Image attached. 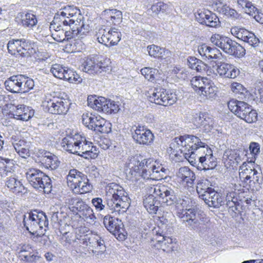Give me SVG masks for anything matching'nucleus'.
<instances>
[{"label": "nucleus", "mask_w": 263, "mask_h": 263, "mask_svg": "<svg viewBox=\"0 0 263 263\" xmlns=\"http://www.w3.org/2000/svg\"><path fill=\"white\" fill-rule=\"evenodd\" d=\"M208 146L201 140L194 135H185L175 137L171 142L170 148L171 154L176 157L182 156L191 163L195 160V151Z\"/></svg>", "instance_id": "obj_1"}, {"label": "nucleus", "mask_w": 263, "mask_h": 263, "mask_svg": "<svg viewBox=\"0 0 263 263\" xmlns=\"http://www.w3.org/2000/svg\"><path fill=\"white\" fill-rule=\"evenodd\" d=\"M130 163L134 165L132 167L134 171L144 179L160 180L167 174V170L152 158L142 159L140 156H137L133 158Z\"/></svg>", "instance_id": "obj_2"}, {"label": "nucleus", "mask_w": 263, "mask_h": 263, "mask_svg": "<svg viewBox=\"0 0 263 263\" xmlns=\"http://www.w3.org/2000/svg\"><path fill=\"white\" fill-rule=\"evenodd\" d=\"M107 198L106 206L113 212L124 213L130 206V200L128 194L119 184L112 182L106 187Z\"/></svg>", "instance_id": "obj_3"}, {"label": "nucleus", "mask_w": 263, "mask_h": 263, "mask_svg": "<svg viewBox=\"0 0 263 263\" xmlns=\"http://www.w3.org/2000/svg\"><path fill=\"white\" fill-rule=\"evenodd\" d=\"M211 41L214 45L229 55L239 58L245 55V48L229 37L219 34H214L212 35Z\"/></svg>", "instance_id": "obj_4"}, {"label": "nucleus", "mask_w": 263, "mask_h": 263, "mask_svg": "<svg viewBox=\"0 0 263 263\" xmlns=\"http://www.w3.org/2000/svg\"><path fill=\"white\" fill-rule=\"evenodd\" d=\"M109 60H105L98 55L88 57L83 64V71L90 74H98L110 70Z\"/></svg>", "instance_id": "obj_5"}, {"label": "nucleus", "mask_w": 263, "mask_h": 263, "mask_svg": "<svg viewBox=\"0 0 263 263\" xmlns=\"http://www.w3.org/2000/svg\"><path fill=\"white\" fill-rule=\"evenodd\" d=\"M253 163L248 161L243 162L239 167V175L240 178L243 180L246 186L248 185L251 189L256 183H261V173L258 172L254 167Z\"/></svg>", "instance_id": "obj_6"}, {"label": "nucleus", "mask_w": 263, "mask_h": 263, "mask_svg": "<svg viewBox=\"0 0 263 263\" xmlns=\"http://www.w3.org/2000/svg\"><path fill=\"white\" fill-rule=\"evenodd\" d=\"M176 101L175 93L160 87L155 88L149 96V101L165 106L173 105Z\"/></svg>", "instance_id": "obj_7"}, {"label": "nucleus", "mask_w": 263, "mask_h": 263, "mask_svg": "<svg viewBox=\"0 0 263 263\" xmlns=\"http://www.w3.org/2000/svg\"><path fill=\"white\" fill-rule=\"evenodd\" d=\"M149 191L159 198L160 205H173L176 195L171 187L162 184H157L151 186Z\"/></svg>", "instance_id": "obj_8"}, {"label": "nucleus", "mask_w": 263, "mask_h": 263, "mask_svg": "<svg viewBox=\"0 0 263 263\" xmlns=\"http://www.w3.org/2000/svg\"><path fill=\"white\" fill-rule=\"evenodd\" d=\"M46 100L49 112L55 115H65L67 112L70 105L68 100L55 96H50Z\"/></svg>", "instance_id": "obj_9"}, {"label": "nucleus", "mask_w": 263, "mask_h": 263, "mask_svg": "<svg viewBox=\"0 0 263 263\" xmlns=\"http://www.w3.org/2000/svg\"><path fill=\"white\" fill-rule=\"evenodd\" d=\"M103 224L106 229L118 239L120 240L125 239V235L123 234L124 225L121 220L107 215L103 218Z\"/></svg>", "instance_id": "obj_10"}, {"label": "nucleus", "mask_w": 263, "mask_h": 263, "mask_svg": "<svg viewBox=\"0 0 263 263\" xmlns=\"http://www.w3.org/2000/svg\"><path fill=\"white\" fill-rule=\"evenodd\" d=\"M196 20L200 24L209 27H217L220 25L216 14L208 9H199L195 13Z\"/></svg>", "instance_id": "obj_11"}, {"label": "nucleus", "mask_w": 263, "mask_h": 263, "mask_svg": "<svg viewBox=\"0 0 263 263\" xmlns=\"http://www.w3.org/2000/svg\"><path fill=\"white\" fill-rule=\"evenodd\" d=\"M134 132L132 137L134 141L139 144L150 145L154 140V135L152 132L144 126L138 125L132 127Z\"/></svg>", "instance_id": "obj_12"}, {"label": "nucleus", "mask_w": 263, "mask_h": 263, "mask_svg": "<svg viewBox=\"0 0 263 263\" xmlns=\"http://www.w3.org/2000/svg\"><path fill=\"white\" fill-rule=\"evenodd\" d=\"M27 213L23 215V224L26 230L32 235H35L36 237H44V234H39L37 232L39 220V212Z\"/></svg>", "instance_id": "obj_13"}, {"label": "nucleus", "mask_w": 263, "mask_h": 263, "mask_svg": "<svg viewBox=\"0 0 263 263\" xmlns=\"http://www.w3.org/2000/svg\"><path fill=\"white\" fill-rule=\"evenodd\" d=\"M70 11H61L56 13L53 17V20L50 24V28L54 29L55 31L60 30L62 25L69 26L70 28L75 23L76 25H79L80 21L74 20V19H69L67 15H70Z\"/></svg>", "instance_id": "obj_14"}, {"label": "nucleus", "mask_w": 263, "mask_h": 263, "mask_svg": "<svg viewBox=\"0 0 263 263\" xmlns=\"http://www.w3.org/2000/svg\"><path fill=\"white\" fill-rule=\"evenodd\" d=\"M177 215L185 223L186 226L194 230H198L200 223L197 217L196 211L194 209H182L178 212Z\"/></svg>", "instance_id": "obj_15"}, {"label": "nucleus", "mask_w": 263, "mask_h": 263, "mask_svg": "<svg viewBox=\"0 0 263 263\" xmlns=\"http://www.w3.org/2000/svg\"><path fill=\"white\" fill-rule=\"evenodd\" d=\"M101 18L107 26L117 25L122 21V13L116 9H105L101 13Z\"/></svg>", "instance_id": "obj_16"}, {"label": "nucleus", "mask_w": 263, "mask_h": 263, "mask_svg": "<svg viewBox=\"0 0 263 263\" xmlns=\"http://www.w3.org/2000/svg\"><path fill=\"white\" fill-rule=\"evenodd\" d=\"M156 243L154 246L158 250H162L167 253L172 252L173 248L172 239L165 235V233L160 230L156 231L155 238Z\"/></svg>", "instance_id": "obj_17"}, {"label": "nucleus", "mask_w": 263, "mask_h": 263, "mask_svg": "<svg viewBox=\"0 0 263 263\" xmlns=\"http://www.w3.org/2000/svg\"><path fill=\"white\" fill-rule=\"evenodd\" d=\"M237 4L250 15L252 16L258 23L263 24V13L248 0H237Z\"/></svg>", "instance_id": "obj_18"}, {"label": "nucleus", "mask_w": 263, "mask_h": 263, "mask_svg": "<svg viewBox=\"0 0 263 263\" xmlns=\"http://www.w3.org/2000/svg\"><path fill=\"white\" fill-rule=\"evenodd\" d=\"M198 52L203 60L213 61L219 58L221 54L220 51L216 48H212L205 44L198 46Z\"/></svg>", "instance_id": "obj_19"}, {"label": "nucleus", "mask_w": 263, "mask_h": 263, "mask_svg": "<svg viewBox=\"0 0 263 263\" xmlns=\"http://www.w3.org/2000/svg\"><path fill=\"white\" fill-rule=\"evenodd\" d=\"M217 71L220 76L230 79H235L240 73L238 68L231 64L227 63H220L217 67Z\"/></svg>", "instance_id": "obj_20"}, {"label": "nucleus", "mask_w": 263, "mask_h": 263, "mask_svg": "<svg viewBox=\"0 0 263 263\" xmlns=\"http://www.w3.org/2000/svg\"><path fill=\"white\" fill-rule=\"evenodd\" d=\"M228 106L231 111L240 118L243 117L246 111L249 110L250 105L244 101L232 99L228 102Z\"/></svg>", "instance_id": "obj_21"}, {"label": "nucleus", "mask_w": 263, "mask_h": 263, "mask_svg": "<svg viewBox=\"0 0 263 263\" xmlns=\"http://www.w3.org/2000/svg\"><path fill=\"white\" fill-rule=\"evenodd\" d=\"M80 135H75L72 137H66L64 138L61 142V146L63 149L70 153L77 154L80 148L79 144L81 141L79 140Z\"/></svg>", "instance_id": "obj_22"}, {"label": "nucleus", "mask_w": 263, "mask_h": 263, "mask_svg": "<svg viewBox=\"0 0 263 263\" xmlns=\"http://www.w3.org/2000/svg\"><path fill=\"white\" fill-rule=\"evenodd\" d=\"M235 192H230L226 195L224 201V204L231 215L236 214L237 212H240L241 210V205L238 201Z\"/></svg>", "instance_id": "obj_23"}, {"label": "nucleus", "mask_w": 263, "mask_h": 263, "mask_svg": "<svg viewBox=\"0 0 263 263\" xmlns=\"http://www.w3.org/2000/svg\"><path fill=\"white\" fill-rule=\"evenodd\" d=\"M5 184L10 191L15 194H24L27 192L26 187L15 175L7 177Z\"/></svg>", "instance_id": "obj_24"}, {"label": "nucleus", "mask_w": 263, "mask_h": 263, "mask_svg": "<svg viewBox=\"0 0 263 263\" xmlns=\"http://www.w3.org/2000/svg\"><path fill=\"white\" fill-rule=\"evenodd\" d=\"M177 176L188 187L193 186L196 179V175L194 172L188 167H180L179 169Z\"/></svg>", "instance_id": "obj_25"}, {"label": "nucleus", "mask_w": 263, "mask_h": 263, "mask_svg": "<svg viewBox=\"0 0 263 263\" xmlns=\"http://www.w3.org/2000/svg\"><path fill=\"white\" fill-rule=\"evenodd\" d=\"M209 206L218 208L224 205L221 194L215 191L214 189L212 192L206 193V195L202 199Z\"/></svg>", "instance_id": "obj_26"}, {"label": "nucleus", "mask_w": 263, "mask_h": 263, "mask_svg": "<svg viewBox=\"0 0 263 263\" xmlns=\"http://www.w3.org/2000/svg\"><path fill=\"white\" fill-rule=\"evenodd\" d=\"M199 163L202 166L203 170L214 169L217 165V159L212 154L211 148L206 147V154L204 156L198 157Z\"/></svg>", "instance_id": "obj_27"}, {"label": "nucleus", "mask_w": 263, "mask_h": 263, "mask_svg": "<svg viewBox=\"0 0 263 263\" xmlns=\"http://www.w3.org/2000/svg\"><path fill=\"white\" fill-rule=\"evenodd\" d=\"M22 81H24L23 74L12 76L5 82V87L11 92L19 93Z\"/></svg>", "instance_id": "obj_28"}, {"label": "nucleus", "mask_w": 263, "mask_h": 263, "mask_svg": "<svg viewBox=\"0 0 263 263\" xmlns=\"http://www.w3.org/2000/svg\"><path fill=\"white\" fill-rule=\"evenodd\" d=\"M79 140L81 141V144H79L80 148L78 149V155L85 159L94 158L95 154L90 152V149H92V142L87 141L85 137L80 135Z\"/></svg>", "instance_id": "obj_29"}, {"label": "nucleus", "mask_w": 263, "mask_h": 263, "mask_svg": "<svg viewBox=\"0 0 263 263\" xmlns=\"http://www.w3.org/2000/svg\"><path fill=\"white\" fill-rule=\"evenodd\" d=\"M44 176V173L36 168H31L26 173V177L30 185L34 189H37L42 177Z\"/></svg>", "instance_id": "obj_30"}, {"label": "nucleus", "mask_w": 263, "mask_h": 263, "mask_svg": "<svg viewBox=\"0 0 263 263\" xmlns=\"http://www.w3.org/2000/svg\"><path fill=\"white\" fill-rule=\"evenodd\" d=\"M42 161L43 163L45 164V166L51 170H56L60 164V161L58 157L47 151L43 153Z\"/></svg>", "instance_id": "obj_31"}, {"label": "nucleus", "mask_w": 263, "mask_h": 263, "mask_svg": "<svg viewBox=\"0 0 263 263\" xmlns=\"http://www.w3.org/2000/svg\"><path fill=\"white\" fill-rule=\"evenodd\" d=\"M108 100L103 97L90 96L88 97L87 104L91 108L100 112H103Z\"/></svg>", "instance_id": "obj_32"}, {"label": "nucleus", "mask_w": 263, "mask_h": 263, "mask_svg": "<svg viewBox=\"0 0 263 263\" xmlns=\"http://www.w3.org/2000/svg\"><path fill=\"white\" fill-rule=\"evenodd\" d=\"M15 167L13 159L0 157V174L2 177L11 175L14 172Z\"/></svg>", "instance_id": "obj_33"}, {"label": "nucleus", "mask_w": 263, "mask_h": 263, "mask_svg": "<svg viewBox=\"0 0 263 263\" xmlns=\"http://www.w3.org/2000/svg\"><path fill=\"white\" fill-rule=\"evenodd\" d=\"M157 196L151 194L143 200V205L146 210L151 214L156 213L160 205L159 200L156 199Z\"/></svg>", "instance_id": "obj_34"}, {"label": "nucleus", "mask_w": 263, "mask_h": 263, "mask_svg": "<svg viewBox=\"0 0 263 263\" xmlns=\"http://www.w3.org/2000/svg\"><path fill=\"white\" fill-rule=\"evenodd\" d=\"M216 10L219 13L223 16L231 18L232 19H236L238 17V14L237 11L231 8L229 5L223 3L222 2H219L216 4Z\"/></svg>", "instance_id": "obj_35"}, {"label": "nucleus", "mask_w": 263, "mask_h": 263, "mask_svg": "<svg viewBox=\"0 0 263 263\" xmlns=\"http://www.w3.org/2000/svg\"><path fill=\"white\" fill-rule=\"evenodd\" d=\"M217 88L214 85L211 81L208 84L204 86L198 95L200 98L203 101L208 99H213L216 97Z\"/></svg>", "instance_id": "obj_36"}, {"label": "nucleus", "mask_w": 263, "mask_h": 263, "mask_svg": "<svg viewBox=\"0 0 263 263\" xmlns=\"http://www.w3.org/2000/svg\"><path fill=\"white\" fill-rule=\"evenodd\" d=\"M147 50L151 57L161 59H165L170 54L168 50L154 44L148 46Z\"/></svg>", "instance_id": "obj_37"}, {"label": "nucleus", "mask_w": 263, "mask_h": 263, "mask_svg": "<svg viewBox=\"0 0 263 263\" xmlns=\"http://www.w3.org/2000/svg\"><path fill=\"white\" fill-rule=\"evenodd\" d=\"M76 215H78L80 218L83 219L90 224L94 223L96 219L92 209L87 204L82 207Z\"/></svg>", "instance_id": "obj_38"}, {"label": "nucleus", "mask_w": 263, "mask_h": 263, "mask_svg": "<svg viewBox=\"0 0 263 263\" xmlns=\"http://www.w3.org/2000/svg\"><path fill=\"white\" fill-rule=\"evenodd\" d=\"M92 130L101 134H108L111 132V124L100 116L97 117Z\"/></svg>", "instance_id": "obj_39"}, {"label": "nucleus", "mask_w": 263, "mask_h": 263, "mask_svg": "<svg viewBox=\"0 0 263 263\" xmlns=\"http://www.w3.org/2000/svg\"><path fill=\"white\" fill-rule=\"evenodd\" d=\"M83 180H80L78 185H76L72 189L75 194H84L89 192L92 189V186L89 183V180L86 175H81Z\"/></svg>", "instance_id": "obj_40"}, {"label": "nucleus", "mask_w": 263, "mask_h": 263, "mask_svg": "<svg viewBox=\"0 0 263 263\" xmlns=\"http://www.w3.org/2000/svg\"><path fill=\"white\" fill-rule=\"evenodd\" d=\"M211 186V183L208 179H200L198 181L196 191L202 199L206 195V193H209L214 190Z\"/></svg>", "instance_id": "obj_41"}, {"label": "nucleus", "mask_w": 263, "mask_h": 263, "mask_svg": "<svg viewBox=\"0 0 263 263\" xmlns=\"http://www.w3.org/2000/svg\"><path fill=\"white\" fill-rule=\"evenodd\" d=\"M81 175H85L75 169L70 170L67 176V182L68 186L71 190L73 189L74 186L78 185V183L80 180H83Z\"/></svg>", "instance_id": "obj_42"}, {"label": "nucleus", "mask_w": 263, "mask_h": 263, "mask_svg": "<svg viewBox=\"0 0 263 263\" xmlns=\"http://www.w3.org/2000/svg\"><path fill=\"white\" fill-rule=\"evenodd\" d=\"M7 48L9 53L16 57H21L22 52V39L10 40L7 44Z\"/></svg>", "instance_id": "obj_43"}, {"label": "nucleus", "mask_w": 263, "mask_h": 263, "mask_svg": "<svg viewBox=\"0 0 263 263\" xmlns=\"http://www.w3.org/2000/svg\"><path fill=\"white\" fill-rule=\"evenodd\" d=\"M22 52L21 57L23 58L29 57L36 52L34 48V43L25 39H22Z\"/></svg>", "instance_id": "obj_44"}, {"label": "nucleus", "mask_w": 263, "mask_h": 263, "mask_svg": "<svg viewBox=\"0 0 263 263\" xmlns=\"http://www.w3.org/2000/svg\"><path fill=\"white\" fill-rule=\"evenodd\" d=\"M109 33L110 29L105 26H100L96 34L98 42L108 46L109 41Z\"/></svg>", "instance_id": "obj_45"}, {"label": "nucleus", "mask_w": 263, "mask_h": 263, "mask_svg": "<svg viewBox=\"0 0 263 263\" xmlns=\"http://www.w3.org/2000/svg\"><path fill=\"white\" fill-rule=\"evenodd\" d=\"M211 80L206 77L196 76L191 80V84L193 88L198 94L199 91L206 86Z\"/></svg>", "instance_id": "obj_46"}, {"label": "nucleus", "mask_w": 263, "mask_h": 263, "mask_svg": "<svg viewBox=\"0 0 263 263\" xmlns=\"http://www.w3.org/2000/svg\"><path fill=\"white\" fill-rule=\"evenodd\" d=\"M88 246L99 249V252H103L105 250L104 241L98 235H92L88 238Z\"/></svg>", "instance_id": "obj_47"}, {"label": "nucleus", "mask_w": 263, "mask_h": 263, "mask_svg": "<svg viewBox=\"0 0 263 263\" xmlns=\"http://www.w3.org/2000/svg\"><path fill=\"white\" fill-rule=\"evenodd\" d=\"M52 181L50 178L44 173V176L42 177L36 190L43 191L45 194H49L53 191Z\"/></svg>", "instance_id": "obj_48"}, {"label": "nucleus", "mask_w": 263, "mask_h": 263, "mask_svg": "<svg viewBox=\"0 0 263 263\" xmlns=\"http://www.w3.org/2000/svg\"><path fill=\"white\" fill-rule=\"evenodd\" d=\"M187 63L190 68L195 69L198 72L205 71L207 68L205 64L194 57H189L187 60Z\"/></svg>", "instance_id": "obj_49"}, {"label": "nucleus", "mask_w": 263, "mask_h": 263, "mask_svg": "<svg viewBox=\"0 0 263 263\" xmlns=\"http://www.w3.org/2000/svg\"><path fill=\"white\" fill-rule=\"evenodd\" d=\"M34 111L30 110L29 108L21 105L20 108H17L15 116L16 118L22 121H28L33 115Z\"/></svg>", "instance_id": "obj_50"}, {"label": "nucleus", "mask_w": 263, "mask_h": 263, "mask_svg": "<svg viewBox=\"0 0 263 263\" xmlns=\"http://www.w3.org/2000/svg\"><path fill=\"white\" fill-rule=\"evenodd\" d=\"M68 203L69 210L76 215L86 204L81 198L77 197L68 199Z\"/></svg>", "instance_id": "obj_51"}, {"label": "nucleus", "mask_w": 263, "mask_h": 263, "mask_svg": "<svg viewBox=\"0 0 263 263\" xmlns=\"http://www.w3.org/2000/svg\"><path fill=\"white\" fill-rule=\"evenodd\" d=\"M79 21H80L79 25H76L74 23L71 27V28L74 29L73 34H77L78 37L82 38L84 35L89 31L90 27L88 25H85L81 18Z\"/></svg>", "instance_id": "obj_52"}, {"label": "nucleus", "mask_w": 263, "mask_h": 263, "mask_svg": "<svg viewBox=\"0 0 263 263\" xmlns=\"http://www.w3.org/2000/svg\"><path fill=\"white\" fill-rule=\"evenodd\" d=\"M89 232V229L87 227L84 226H81L77 228L75 230L76 237L77 239L82 240V243L87 246H88L87 242L88 236L87 233Z\"/></svg>", "instance_id": "obj_53"}, {"label": "nucleus", "mask_w": 263, "mask_h": 263, "mask_svg": "<svg viewBox=\"0 0 263 263\" xmlns=\"http://www.w3.org/2000/svg\"><path fill=\"white\" fill-rule=\"evenodd\" d=\"M37 20L35 15L31 12H27L22 17V23L25 27L32 28L36 26Z\"/></svg>", "instance_id": "obj_54"}, {"label": "nucleus", "mask_w": 263, "mask_h": 263, "mask_svg": "<svg viewBox=\"0 0 263 263\" xmlns=\"http://www.w3.org/2000/svg\"><path fill=\"white\" fill-rule=\"evenodd\" d=\"M231 32L233 35L243 42L250 34V32L242 27L234 26L231 29Z\"/></svg>", "instance_id": "obj_55"}, {"label": "nucleus", "mask_w": 263, "mask_h": 263, "mask_svg": "<svg viewBox=\"0 0 263 263\" xmlns=\"http://www.w3.org/2000/svg\"><path fill=\"white\" fill-rule=\"evenodd\" d=\"M23 78L24 81H22L19 93L28 92L32 89L34 86V81L32 79L29 78L25 75H23Z\"/></svg>", "instance_id": "obj_56"}, {"label": "nucleus", "mask_w": 263, "mask_h": 263, "mask_svg": "<svg viewBox=\"0 0 263 263\" xmlns=\"http://www.w3.org/2000/svg\"><path fill=\"white\" fill-rule=\"evenodd\" d=\"M121 33L116 28L110 29L109 41L108 43V46L116 45L120 41Z\"/></svg>", "instance_id": "obj_57"}, {"label": "nucleus", "mask_w": 263, "mask_h": 263, "mask_svg": "<svg viewBox=\"0 0 263 263\" xmlns=\"http://www.w3.org/2000/svg\"><path fill=\"white\" fill-rule=\"evenodd\" d=\"M158 72L157 69L150 67H144L141 69V74L144 76L146 79L151 82L155 81V76Z\"/></svg>", "instance_id": "obj_58"}, {"label": "nucleus", "mask_w": 263, "mask_h": 263, "mask_svg": "<svg viewBox=\"0 0 263 263\" xmlns=\"http://www.w3.org/2000/svg\"><path fill=\"white\" fill-rule=\"evenodd\" d=\"M66 70L65 67H63L62 65L55 64L52 65L50 69V71L55 78L63 79Z\"/></svg>", "instance_id": "obj_59"}, {"label": "nucleus", "mask_w": 263, "mask_h": 263, "mask_svg": "<svg viewBox=\"0 0 263 263\" xmlns=\"http://www.w3.org/2000/svg\"><path fill=\"white\" fill-rule=\"evenodd\" d=\"M97 117L92 116L88 114H83L82 117V122L83 124L88 129L92 130V128L96 123Z\"/></svg>", "instance_id": "obj_60"}, {"label": "nucleus", "mask_w": 263, "mask_h": 263, "mask_svg": "<svg viewBox=\"0 0 263 263\" xmlns=\"http://www.w3.org/2000/svg\"><path fill=\"white\" fill-rule=\"evenodd\" d=\"M238 95V98L241 100L247 101H251L255 100V95L248 90L247 88L243 86V90H239V92L236 93Z\"/></svg>", "instance_id": "obj_61"}, {"label": "nucleus", "mask_w": 263, "mask_h": 263, "mask_svg": "<svg viewBox=\"0 0 263 263\" xmlns=\"http://www.w3.org/2000/svg\"><path fill=\"white\" fill-rule=\"evenodd\" d=\"M249 150L252 157L249 161L251 163H254L257 155L260 153V145L255 142H252L249 145Z\"/></svg>", "instance_id": "obj_62"}, {"label": "nucleus", "mask_w": 263, "mask_h": 263, "mask_svg": "<svg viewBox=\"0 0 263 263\" xmlns=\"http://www.w3.org/2000/svg\"><path fill=\"white\" fill-rule=\"evenodd\" d=\"M223 158H227L232 161H235L237 163L241 160L239 151L236 149L226 151L223 155Z\"/></svg>", "instance_id": "obj_63"}, {"label": "nucleus", "mask_w": 263, "mask_h": 263, "mask_svg": "<svg viewBox=\"0 0 263 263\" xmlns=\"http://www.w3.org/2000/svg\"><path fill=\"white\" fill-rule=\"evenodd\" d=\"M174 200L175 202H174L173 205H175V206L178 208L180 206L182 208L187 207L189 205L190 203L191 202V199L187 197H184L183 198H177L176 196Z\"/></svg>", "instance_id": "obj_64"}]
</instances>
